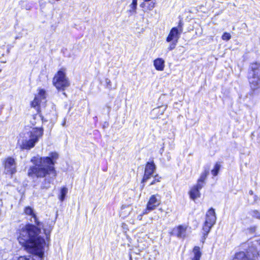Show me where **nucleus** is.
Segmentation results:
<instances>
[{"instance_id": "nucleus-7", "label": "nucleus", "mask_w": 260, "mask_h": 260, "mask_svg": "<svg viewBox=\"0 0 260 260\" xmlns=\"http://www.w3.org/2000/svg\"><path fill=\"white\" fill-rule=\"evenodd\" d=\"M183 31V23L180 21L177 27H173L166 39L167 42H170L172 41L178 42L180 38V35Z\"/></svg>"}, {"instance_id": "nucleus-26", "label": "nucleus", "mask_w": 260, "mask_h": 260, "mask_svg": "<svg viewBox=\"0 0 260 260\" xmlns=\"http://www.w3.org/2000/svg\"><path fill=\"white\" fill-rule=\"evenodd\" d=\"M155 3L153 2L150 3L148 6V9L149 10H152L155 7Z\"/></svg>"}, {"instance_id": "nucleus-15", "label": "nucleus", "mask_w": 260, "mask_h": 260, "mask_svg": "<svg viewBox=\"0 0 260 260\" xmlns=\"http://www.w3.org/2000/svg\"><path fill=\"white\" fill-rule=\"evenodd\" d=\"M153 65L157 71H162L165 68V60L161 58H158L153 61Z\"/></svg>"}, {"instance_id": "nucleus-2", "label": "nucleus", "mask_w": 260, "mask_h": 260, "mask_svg": "<svg viewBox=\"0 0 260 260\" xmlns=\"http://www.w3.org/2000/svg\"><path fill=\"white\" fill-rule=\"evenodd\" d=\"M58 155L55 152H51L49 156H35L31 159L34 166L30 167L28 171L29 176L44 178L41 183L42 189H48L56 176L54 168L55 161Z\"/></svg>"}, {"instance_id": "nucleus-20", "label": "nucleus", "mask_w": 260, "mask_h": 260, "mask_svg": "<svg viewBox=\"0 0 260 260\" xmlns=\"http://www.w3.org/2000/svg\"><path fill=\"white\" fill-rule=\"evenodd\" d=\"M68 193V188L66 187H63L60 190V196L59 198L61 201H63L66 197V194Z\"/></svg>"}, {"instance_id": "nucleus-32", "label": "nucleus", "mask_w": 260, "mask_h": 260, "mask_svg": "<svg viewBox=\"0 0 260 260\" xmlns=\"http://www.w3.org/2000/svg\"><path fill=\"white\" fill-rule=\"evenodd\" d=\"M15 39H19V37H16Z\"/></svg>"}, {"instance_id": "nucleus-19", "label": "nucleus", "mask_w": 260, "mask_h": 260, "mask_svg": "<svg viewBox=\"0 0 260 260\" xmlns=\"http://www.w3.org/2000/svg\"><path fill=\"white\" fill-rule=\"evenodd\" d=\"M30 121L33 126H36L38 123H42V119L39 116H33Z\"/></svg>"}, {"instance_id": "nucleus-6", "label": "nucleus", "mask_w": 260, "mask_h": 260, "mask_svg": "<svg viewBox=\"0 0 260 260\" xmlns=\"http://www.w3.org/2000/svg\"><path fill=\"white\" fill-rule=\"evenodd\" d=\"M216 217L214 209H210L206 213V220L203 226V230L205 232L204 236H207L211 229L215 223Z\"/></svg>"}, {"instance_id": "nucleus-3", "label": "nucleus", "mask_w": 260, "mask_h": 260, "mask_svg": "<svg viewBox=\"0 0 260 260\" xmlns=\"http://www.w3.org/2000/svg\"><path fill=\"white\" fill-rule=\"evenodd\" d=\"M44 129L42 127H32L24 137L19 141L20 146L22 149L29 150L33 148L39 140L43 136Z\"/></svg>"}, {"instance_id": "nucleus-22", "label": "nucleus", "mask_w": 260, "mask_h": 260, "mask_svg": "<svg viewBox=\"0 0 260 260\" xmlns=\"http://www.w3.org/2000/svg\"><path fill=\"white\" fill-rule=\"evenodd\" d=\"M137 7V0H132V4L129 5L130 10L131 13H136V9Z\"/></svg>"}, {"instance_id": "nucleus-17", "label": "nucleus", "mask_w": 260, "mask_h": 260, "mask_svg": "<svg viewBox=\"0 0 260 260\" xmlns=\"http://www.w3.org/2000/svg\"><path fill=\"white\" fill-rule=\"evenodd\" d=\"M193 253L194 256L192 258V260H200L202 254L200 251V247L198 246H195L193 249Z\"/></svg>"}, {"instance_id": "nucleus-1", "label": "nucleus", "mask_w": 260, "mask_h": 260, "mask_svg": "<svg viewBox=\"0 0 260 260\" xmlns=\"http://www.w3.org/2000/svg\"><path fill=\"white\" fill-rule=\"evenodd\" d=\"M24 212L26 215L30 216V220L34 222L37 226L27 224L21 228L18 232L17 240L19 244L28 252L41 255L43 254L42 248L45 245L44 239L40 235L41 229L43 228L47 238L49 236L52 228H45L42 223L39 222L34 210L29 206L26 207Z\"/></svg>"}, {"instance_id": "nucleus-8", "label": "nucleus", "mask_w": 260, "mask_h": 260, "mask_svg": "<svg viewBox=\"0 0 260 260\" xmlns=\"http://www.w3.org/2000/svg\"><path fill=\"white\" fill-rule=\"evenodd\" d=\"M161 203L160 197L158 194L152 195L149 199L147 204L146 208L143 214H147L149 212L154 210Z\"/></svg>"}, {"instance_id": "nucleus-11", "label": "nucleus", "mask_w": 260, "mask_h": 260, "mask_svg": "<svg viewBox=\"0 0 260 260\" xmlns=\"http://www.w3.org/2000/svg\"><path fill=\"white\" fill-rule=\"evenodd\" d=\"M187 226L180 225L173 228L171 234L179 238H184L186 236Z\"/></svg>"}, {"instance_id": "nucleus-12", "label": "nucleus", "mask_w": 260, "mask_h": 260, "mask_svg": "<svg viewBox=\"0 0 260 260\" xmlns=\"http://www.w3.org/2000/svg\"><path fill=\"white\" fill-rule=\"evenodd\" d=\"M46 98V92L44 89H40L38 94L37 95L34 101L31 102V106L35 108L41 104L42 100Z\"/></svg>"}, {"instance_id": "nucleus-18", "label": "nucleus", "mask_w": 260, "mask_h": 260, "mask_svg": "<svg viewBox=\"0 0 260 260\" xmlns=\"http://www.w3.org/2000/svg\"><path fill=\"white\" fill-rule=\"evenodd\" d=\"M166 109H167V106L158 107L156 108H154L152 112L153 113L158 114L157 116H159L164 114V113L165 111L166 110Z\"/></svg>"}, {"instance_id": "nucleus-9", "label": "nucleus", "mask_w": 260, "mask_h": 260, "mask_svg": "<svg viewBox=\"0 0 260 260\" xmlns=\"http://www.w3.org/2000/svg\"><path fill=\"white\" fill-rule=\"evenodd\" d=\"M5 172L9 175H13L16 172V165L14 158H7L4 162Z\"/></svg>"}, {"instance_id": "nucleus-14", "label": "nucleus", "mask_w": 260, "mask_h": 260, "mask_svg": "<svg viewBox=\"0 0 260 260\" xmlns=\"http://www.w3.org/2000/svg\"><path fill=\"white\" fill-rule=\"evenodd\" d=\"M209 174V169H206L203 172H202L200 176V178L197 181V184H198L199 188H202L205 184V180L207 176Z\"/></svg>"}, {"instance_id": "nucleus-13", "label": "nucleus", "mask_w": 260, "mask_h": 260, "mask_svg": "<svg viewBox=\"0 0 260 260\" xmlns=\"http://www.w3.org/2000/svg\"><path fill=\"white\" fill-rule=\"evenodd\" d=\"M202 188H199L197 184L194 185L189 191V194L190 198L193 200H195L197 198H200L201 194L200 190Z\"/></svg>"}, {"instance_id": "nucleus-25", "label": "nucleus", "mask_w": 260, "mask_h": 260, "mask_svg": "<svg viewBox=\"0 0 260 260\" xmlns=\"http://www.w3.org/2000/svg\"><path fill=\"white\" fill-rule=\"evenodd\" d=\"M231 38V35L230 33L224 32L222 36V39L225 41H229Z\"/></svg>"}, {"instance_id": "nucleus-4", "label": "nucleus", "mask_w": 260, "mask_h": 260, "mask_svg": "<svg viewBox=\"0 0 260 260\" xmlns=\"http://www.w3.org/2000/svg\"><path fill=\"white\" fill-rule=\"evenodd\" d=\"M248 80L251 89L254 91L260 87V64L251 63L248 74Z\"/></svg>"}, {"instance_id": "nucleus-21", "label": "nucleus", "mask_w": 260, "mask_h": 260, "mask_svg": "<svg viewBox=\"0 0 260 260\" xmlns=\"http://www.w3.org/2000/svg\"><path fill=\"white\" fill-rule=\"evenodd\" d=\"M220 167L221 166L219 163L217 162L215 164L213 169L211 171V173L214 176H216L218 175Z\"/></svg>"}, {"instance_id": "nucleus-29", "label": "nucleus", "mask_w": 260, "mask_h": 260, "mask_svg": "<svg viewBox=\"0 0 260 260\" xmlns=\"http://www.w3.org/2000/svg\"><path fill=\"white\" fill-rule=\"evenodd\" d=\"M144 5H145V4L143 3H142V4H141L140 6H141V7H144Z\"/></svg>"}, {"instance_id": "nucleus-28", "label": "nucleus", "mask_w": 260, "mask_h": 260, "mask_svg": "<svg viewBox=\"0 0 260 260\" xmlns=\"http://www.w3.org/2000/svg\"><path fill=\"white\" fill-rule=\"evenodd\" d=\"M249 193L250 194H251V195H252V194H253V191H252V190H250V191H249Z\"/></svg>"}, {"instance_id": "nucleus-23", "label": "nucleus", "mask_w": 260, "mask_h": 260, "mask_svg": "<svg viewBox=\"0 0 260 260\" xmlns=\"http://www.w3.org/2000/svg\"><path fill=\"white\" fill-rule=\"evenodd\" d=\"M251 215L253 217L260 219V212L256 210H254L251 211Z\"/></svg>"}, {"instance_id": "nucleus-5", "label": "nucleus", "mask_w": 260, "mask_h": 260, "mask_svg": "<svg viewBox=\"0 0 260 260\" xmlns=\"http://www.w3.org/2000/svg\"><path fill=\"white\" fill-rule=\"evenodd\" d=\"M53 84L58 89L64 90L68 88L70 82L66 76L65 69L59 70L53 79Z\"/></svg>"}, {"instance_id": "nucleus-30", "label": "nucleus", "mask_w": 260, "mask_h": 260, "mask_svg": "<svg viewBox=\"0 0 260 260\" xmlns=\"http://www.w3.org/2000/svg\"><path fill=\"white\" fill-rule=\"evenodd\" d=\"M138 218L141 220L142 219V215L138 216Z\"/></svg>"}, {"instance_id": "nucleus-27", "label": "nucleus", "mask_w": 260, "mask_h": 260, "mask_svg": "<svg viewBox=\"0 0 260 260\" xmlns=\"http://www.w3.org/2000/svg\"><path fill=\"white\" fill-rule=\"evenodd\" d=\"M65 125H66V120L64 119L62 123V125L64 126H65Z\"/></svg>"}, {"instance_id": "nucleus-24", "label": "nucleus", "mask_w": 260, "mask_h": 260, "mask_svg": "<svg viewBox=\"0 0 260 260\" xmlns=\"http://www.w3.org/2000/svg\"><path fill=\"white\" fill-rule=\"evenodd\" d=\"M177 42H175L174 41H172L171 42H170V44L168 48V50L169 51H171L174 49L176 47Z\"/></svg>"}, {"instance_id": "nucleus-10", "label": "nucleus", "mask_w": 260, "mask_h": 260, "mask_svg": "<svg viewBox=\"0 0 260 260\" xmlns=\"http://www.w3.org/2000/svg\"><path fill=\"white\" fill-rule=\"evenodd\" d=\"M155 170V166L153 161L147 162L145 169V173L142 180L143 182H146L152 176Z\"/></svg>"}, {"instance_id": "nucleus-31", "label": "nucleus", "mask_w": 260, "mask_h": 260, "mask_svg": "<svg viewBox=\"0 0 260 260\" xmlns=\"http://www.w3.org/2000/svg\"><path fill=\"white\" fill-rule=\"evenodd\" d=\"M154 183H155V181H152V182L151 183V184H151V185H152V184H154Z\"/></svg>"}, {"instance_id": "nucleus-33", "label": "nucleus", "mask_w": 260, "mask_h": 260, "mask_svg": "<svg viewBox=\"0 0 260 260\" xmlns=\"http://www.w3.org/2000/svg\"><path fill=\"white\" fill-rule=\"evenodd\" d=\"M155 180H157V181H158H158H159V179H156V178H155Z\"/></svg>"}, {"instance_id": "nucleus-16", "label": "nucleus", "mask_w": 260, "mask_h": 260, "mask_svg": "<svg viewBox=\"0 0 260 260\" xmlns=\"http://www.w3.org/2000/svg\"><path fill=\"white\" fill-rule=\"evenodd\" d=\"M233 260H251L244 252H239L236 253Z\"/></svg>"}]
</instances>
